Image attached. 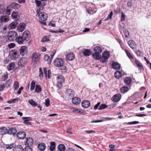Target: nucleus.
Returning a JSON list of instances; mask_svg holds the SVG:
<instances>
[{
    "mask_svg": "<svg viewBox=\"0 0 151 151\" xmlns=\"http://www.w3.org/2000/svg\"><path fill=\"white\" fill-rule=\"evenodd\" d=\"M54 64L56 67L60 68V70L62 72H66L67 67L64 65V62L63 59L60 58L55 59L54 61Z\"/></svg>",
    "mask_w": 151,
    "mask_h": 151,
    "instance_id": "obj_1",
    "label": "nucleus"
},
{
    "mask_svg": "<svg viewBox=\"0 0 151 151\" xmlns=\"http://www.w3.org/2000/svg\"><path fill=\"white\" fill-rule=\"evenodd\" d=\"M40 10H37V14L39 17V21L42 24L45 25L46 24L45 21L47 20L48 17L47 15L44 12H42L40 13Z\"/></svg>",
    "mask_w": 151,
    "mask_h": 151,
    "instance_id": "obj_2",
    "label": "nucleus"
},
{
    "mask_svg": "<svg viewBox=\"0 0 151 151\" xmlns=\"http://www.w3.org/2000/svg\"><path fill=\"white\" fill-rule=\"evenodd\" d=\"M40 56V54L38 53L34 52L32 54V61L34 66L36 67L37 63L39 62Z\"/></svg>",
    "mask_w": 151,
    "mask_h": 151,
    "instance_id": "obj_3",
    "label": "nucleus"
},
{
    "mask_svg": "<svg viewBox=\"0 0 151 151\" xmlns=\"http://www.w3.org/2000/svg\"><path fill=\"white\" fill-rule=\"evenodd\" d=\"M28 58L26 57H22L20 58L18 63V65L21 68L24 67L28 63Z\"/></svg>",
    "mask_w": 151,
    "mask_h": 151,
    "instance_id": "obj_4",
    "label": "nucleus"
},
{
    "mask_svg": "<svg viewBox=\"0 0 151 151\" xmlns=\"http://www.w3.org/2000/svg\"><path fill=\"white\" fill-rule=\"evenodd\" d=\"M19 55V52L16 50H12L9 52V56L12 60H14L18 58Z\"/></svg>",
    "mask_w": 151,
    "mask_h": 151,
    "instance_id": "obj_5",
    "label": "nucleus"
},
{
    "mask_svg": "<svg viewBox=\"0 0 151 151\" xmlns=\"http://www.w3.org/2000/svg\"><path fill=\"white\" fill-rule=\"evenodd\" d=\"M57 86L59 88H61L62 86V84L65 81L64 77L62 75H60L57 76Z\"/></svg>",
    "mask_w": 151,
    "mask_h": 151,
    "instance_id": "obj_6",
    "label": "nucleus"
},
{
    "mask_svg": "<svg viewBox=\"0 0 151 151\" xmlns=\"http://www.w3.org/2000/svg\"><path fill=\"white\" fill-rule=\"evenodd\" d=\"M17 35V33L16 32L14 31H11L8 34V39L10 41H13L15 40Z\"/></svg>",
    "mask_w": 151,
    "mask_h": 151,
    "instance_id": "obj_7",
    "label": "nucleus"
},
{
    "mask_svg": "<svg viewBox=\"0 0 151 151\" xmlns=\"http://www.w3.org/2000/svg\"><path fill=\"white\" fill-rule=\"evenodd\" d=\"M20 53L22 56L26 55L28 53V49L25 46H23L21 47L19 49Z\"/></svg>",
    "mask_w": 151,
    "mask_h": 151,
    "instance_id": "obj_8",
    "label": "nucleus"
},
{
    "mask_svg": "<svg viewBox=\"0 0 151 151\" xmlns=\"http://www.w3.org/2000/svg\"><path fill=\"white\" fill-rule=\"evenodd\" d=\"M24 41H28L30 37L29 35V32L27 31H25L23 33L22 36Z\"/></svg>",
    "mask_w": 151,
    "mask_h": 151,
    "instance_id": "obj_9",
    "label": "nucleus"
},
{
    "mask_svg": "<svg viewBox=\"0 0 151 151\" xmlns=\"http://www.w3.org/2000/svg\"><path fill=\"white\" fill-rule=\"evenodd\" d=\"M33 143V139L31 137L26 138L25 145L27 147H30L32 145Z\"/></svg>",
    "mask_w": 151,
    "mask_h": 151,
    "instance_id": "obj_10",
    "label": "nucleus"
},
{
    "mask_svg": "<svg viewBox=\"0 0 151 151\" xmlns=\"http://www.w3.org/2000/svg\"><path fill=\"white\" fill-rule=\"evenodd\" d=\"M121 97V96L119 93L114 95L112 98V100L115 102H118L120 99Z\"/></svg>",
    "mask_w": 151,
    "mask_h": 151,
    "instance_id": "obj_11",
    "label": "nucleus"
},
{
    "mask_svg": "<svg viewBox=\"0 0 151 151\" xmlns=\"http://www.w3.org/2000/svg\"><path fill=\"white\" fill-rule=\"evenodd\" d=\"M16 135L17 137L19 139H23L25 137L26 134L24 132L20 131L17 133Z\"/></svg>",
    "mask_w": 151,
    "mask_h": 151,
    "instance_id": "obj_12",
    "label": "nucleus"
},
{
    "mask_svg": "<svg viewBox=\"0 0 151 151\" xmlns=\"http://www.w3.org/2000/svg\"><path fill=\"white\" fill-rule=\"evenodd\" d=\"M43 71L46 77H47L49 79L51 78V70H47V68H43Z\"/></svg>",
    "mask_w": 151,
    "mask_h": 151,
    "instance_id": "obj_13",
    "label": "nucleus"
},
{
    "mask_svg": "<svg viewBox=\"0 0 151 151\" xmlns=\"http://www.w3.org/2000/svg\"><path fill=\"white\" fill-rule=\"evenodd\" d=\"M35 2L36 6L38 7H40L39 9L40 10H40H42L43 7L45 5V3L43 2L42 3L40 1H35Z\"/></svg>",
    "mask_w": 151,
    "mask_h": 151,
    "instance_id": "obj_14",
    "label": "nucleus"
},
{
    "mask_svg": "<svg viewBox=\"0 0 151 151\" xmlns=\"http://www.w3.org/2000/svg\"><path fill=\"white\" fill-rule=\"evenodd\" d=\"M80 99L78 97H75L72 98V103L74 105H78L81 102Z\"/></svg>",
    "mask_w": 151,
    "mask_h": 151,
    "instance_id": "obj_15",
    "label": "nucleus"
},
{
    "mask_svg": "<svg viewBox=\"0 0 151 151\" xmlns=\"http://www.w3.org/2000/svg\"><path fill=\"white\" fill-rule=\"evenodd\" d=\"M75 58V55L73 53H68L66 55V58L68 60H72Z\"/></svg>",
    "mask_w": 151,
    "mask_h": 151,
    "instance_id": "obj_16",
    "label": "nucleus"
},
{
    "mask_svg": "<svg viewBox=\"0 0 151 151\" xmlns=\"http://www.w3.org/2000/svg\"><path fill=\"white\" fill-rule=\"evenodd\" d=\"M9 6L12 10L18 9L20 7L19 4L14 2L12 3Z\"/></svg>",
    "mask_w": 151,
    "mask_h": 151,
    "instance_id": "obj_17",
    "label": "nucleus"
},
{
    "mask_svg": "<svg viewBox=\"0 0 151 151\" xmlns=\"http://www.w3.org/2000/svg\"><path fill=\"white\" fill-rule=\"evenodd\" d=\"M26 24L24 23H20L17 27V29L19 32H22L25 28Z\"/></svg>",
    "mask_w": 151,
    "mask_h": 151,
    "instance_id": "obj_18",
    "label": "nucleus"
},
{
    "mask_svg": "<svg viewBox=\"0 0 151 151\" xmlns=\"http://www.w3.org/2000/svg\"><path fill=\"white\" fill-rule=\"evenodd\" d=\"M112 67L114 69L118 70L120 68V65L117 62H114L112 63Z\"/></svg>",
    "mask_w": 151,
    "mask_h": 151,
    "instance_id": "obj_19",
    "label": "nucleus"
},
{
    "mask_svg": "<svg viewBox=\"0 0 151 151\" xmlns=\"http://www.w3.org/2000/svg\"><path fill=\"white\" fill-rule=\"evenodd\" d=\"M89 101L87 100H84L81 103L82 106L84 108H87L90 106Z\"/></svg>",
    "mask_w": 151,
    "mask_h": 151,
    "instance_id": "obj_20",
    "label": "nucleus"
},
{
    "mask_svg": "<svg viewBox=\"0 0 151 151\" xmlns=\"http://www.w3.org/2000/svg\"><path fill=\"white\" fill-rule=\"evenodd\" d=\"M17 132V130L14 128H10L8 131V134H12L14 136L16 135V133Z\"/></svg>",
    "mask_w": 151,
    "mask_h": 151,
    "instance_id": "obj_21",
    "label": "nucleus"
},
{
    "mask_svg": "<svg viewBox=\"0 0 151 151\" xmlns=\"http://www.w3.org/2000/svg\"><path fill=\"white\" fill-rule=\"evenodd\" d=\"M13 151H24L23 147L20 145H15L13 148Z\"/></svg>",
    "mask_w": 151,
    "mask_h": 151,
    "instance_id": "obj_22",
    "label": "nucleus"
},
{
    "mask_svg": "<svg viewBox=\"0 0 151 151\" xmlns=\"http://www.w3.org/2000/svg\"><path fill=\"white\" fill-rule=\"evenodd\" d=\"M92 56L93 58L96 60L100 59L101 57L100 53L96 52L93 53Z\"/></svg>",
    "mask_w": 151,
    "mask_h": 151,
    "instance_id": "obj_23",
    "label": "nucleus"
},
{
    "mask_svg": "<svg viewBox=\"0 0 151 151\" xmlns=\"http://www.w3.org/2000/svg\"><path fill=\"white\" fill-rule=\"evenodd\" d=\"M66 94L68 96L72 97L74 96L75 92L73 90L68 89L66 90Z\"/></svg>",
    "mask_w": 151,
    "mask_h": 151,
    "instance_id": "obj_24",
    "label": "nucleus"
},
{
    "mask_svg": "<svg viewBox=\"0 0 151 151\" xmlns=\"http://www.w3.org/2000/svg\"><path fill=\"white\" fill-rule=\"evenodd\" d=\"M46 147L45 144L43 143H40L37 146L38 149L41 151H44L45 150Z\"/></svg>",
    "mask_w": 151,
    "mask_h": 151,
    "instance_id": "obj_25",
    "label": "nucleus"
},
{
    "mask_svg": "<svg viewBox=\"0 0 151 151\" xmlns=\"http://www.w3.org/2000/svg\"><path fill=\"white\" fill-rule=\"evenodd\" d=\"M15 40L19 44H23V42L24 41L23 39V37L20 35L16 37Z\"/></svg>",
    "mask_w": 151,
    "mask_h": 151,
    "instance_id": "obj_26",
    "label": "nucleus"
},
{
    "mask_svg": "<svg viewBox=\"0 0 151 151\" xmlns=\"http://www.w3.org/2000/svg\"><path fill=\"white\" fill-rule=\"evenodd\" d=\"M31 118L30 117H24L22 118V119L24 120L23 121V123L24 124H26L27 125H31V123L29 121L32 120L31 119H30Z\"/></svg>",
    "mask_w": 151,
    "mask_h": 151,
    "instance_id": "obj_27",
    "label": "nucleus"
},
{
    "mask_svg": "<svg viewBox=\"0 0 151 151\" xmlns=\"http://www.w3.org/2000/svg\"><path fill=\"white\" fill-rule=\"evenodd\" d=\"M128 44L129 47L132 49H134V46L137 45V44L133 40H130L129 41Z\"/></svg>",
    "mask_w": 151,
    "mask_h": 151,
    "instance_id": "obj_28",
    "label": "nucleus"
},
{
    "mask_svg": "<svg viewBox=\"0 0 151 151\" xmlns=\"http://www.w3.org/2000/svg\"><path fill=\"white\" fill-rule=\"evenodd\" d=\"M18 24L17 22L16 21L13 22L10 24L9 26V29H15Z\"/></svg>",
    "mask_w": 151,
    "mask_h": 151,
    "instance_id": "obj_29",
    "label": "nucleus"
},
{
    "mask_svg": "<svg viewBox=\"0 0 151 151\" xmlns=\"http://www.w3.org/2000/svg\"><path fill=\"white\" fill-rule=\"evenodd\" d=\"M8 131L7 129L5 127H2L0 128V134L1 135L8 133Z\"/></svg>",
    "mask_w": 151,
    "mask_h": 151,
    "instance_id": "obj_30",
    "label": "nucleus"
},
{
    "mask_svg": "<svg viewBox=\"0 0 151 151\" xmlns=\"http://www.w3.org/2000/svg\"><path fill=\"white\" fill-rule=\"evenodd\" d=\"M0 19L1 22L2 23L7 22L9 20V17L6 15L2 16Z\"/></svg>",
    "mask_w": 151,
    "mask_h": 151,
    "instance_id": "obj_31",
    "label": "nucleus"
},
{
    "mask_svg": "<svg viewBox=\"0 0 151 151\" xmlns=\"http://www.w3.org/2000/svg\"><path fill=\"white\" fill-rule=\"evenodd\" d=\"M50 146H48V147H49L50 150V151H54L56 147V144L54 142H50Z\"/></svg>",
    "mask_w": 151,
    "mask_h": 151,
    "instance_id": "obj_32",
    "label": "nucleus"
},
{
    "mask_svg": "<svg viewBox=\"0 0 151 151\" xmlns=\"http://www.w3.org/2000/svg\"><path fill=\"white\" fill-rule=\"evenodd\" d=\"M124 83L126 84L129 85L132 82V79L130 77H126L124 78Z\"/></svg>",
    "mask_w": 151,
    "mask_h": 151,
    "instance_id": "obj_33",
    "label": "nucleus"
},
{
    "mask_svg": "<svg viewBox=\"0 0 151 151\" xmlns=\"http://www.w3.org/2000/svg\"><path fill=\"white\" fill-rule=\"evenodd\" d=\"M91 51L89 49L84 50L83 51V54L85 56H88L91 54Z\"/></svg>",
    "mask_w": 151,
    "mask_h": 151,
    "instance_id": "obj_34",
    "label": "nucleus"
},
{
    "mask_svg": "<svg viewBox=\"0 0 151 151\" xmlns=\"http://www.w3.org/2000/svg\"><path fill=\"white\" fill-rule=\"evenodd\" d=\"M12 17L13 19H18L20 17L18 12L13 11L12 14Z\"/></svg>",
    "mask_w": 151,
    "mask_h": 151,
    "instance_id": "obj_35",
    "label": "nucleus"
},
{
    "mask_svg": "<svg viewBox=\"0 0 151 151\" xmlns=\"http://www.w3.org/2000/svg\"><path fill=\"white\" fill-rule=\"evenodd\" d=\"M110 57V54L108 51L104 52L102 54V58L107 60Z\"/></svg>",
    "mask_w": 151,
    "mask_h": 151,
    "instance_id": "obj_36",
    "label": "nucleus"
},
{
    "mask_svg": "<svg viewBox=\"0 0 151 151\" xmlns=\"http://www.w3.org/2000/svg\"><path fill=\"white\" fill-rule=\"evenodd\" d=\"M57 148L59 151H65L66 148L65 146L63 144L58 145Z\"/></svg>",
    "mask_w": 151,
    "mask_h": 151,
    "instance_id": "obj_37",
    "label": "nucleus"
},
{
    "mask_svg": "<svg viewBox=\"0 0 151 151\" xmlns=\"http://www.w3.org/2000/svg\"><path fill=\"white\" fill-rule=\"evenodd\" d=\"M15 67V64L14 63L12 62L9 63L8 67V70H13Z\"/></svg>",
    "mask_w": 151,
    "mask_h": 151,
    "instance_id": "obj_38",
    "label": "nucleus"
},
{
    "mask_svg": "<svg viewBox=\"0 0 151 151\" xmlns=\"http://www.w3.org/2000/svg\"><path fill=\"white\" fill-rule=\"evenodd\" d=\"M28 102L30 105L34 107H35L37 106V103L33 99L29 100H28Z\"/></svg>",
    "mask_w": 151,
    "mask_h": 151,
    "instance_id": "obj_39",
    "label": "nucleus"
},
{
    "mask_svg": "<svg viewBox=\"0 0 151 151\" xmlns=\"http://www.w3.org/2000/svg\"><path fill=\"white\" fill-rule=\"evenodd\" d=\"M114 76L116 78H119L122 77V73L120 71H117L114 73Z\"/></svg>",
    "mask_w": 151,
    "mask_h": 151,
    "instance_id": "obj_40",
    "label": "nucleus"
},
{
    "mask_svg": "<svg viewBox=\"0 0 151 151\" xmlns=\"http://www.w3.org/2000/svg\"><path fill=\"white\" fill-rule=\"evenodd\" d=\"M121 92L123 93L127 92L129 91V88L127 86H123L120 89Z\"/></svg>",
    "mask_w": 151,
    "mask_h": 151,
    "instance_id": "obj_41",
    "label": "nucleus"
},
{
    "mask_svg": "<svg viewBox=\"0 0 151 151\" xmlns=\"http://www.w3.org/2000/svg\"><path fill=\"white\" fill-rule=\"evenodd\" d=\"M94 50L96 52H98L101 53L102 52V50L101 47L97 46L94 48Z\"/></svg>",
    "mask_w": 151,
    "mask_h": 151,
    "instance_id": "obj_42",
    "label": "nucleus"
},
{
    "mask_svg": "<svg viewBox=\"0 0 151 151\" xmlns=\"http://www.w3.org/2000/svg\"><path fill=\"white\" fill-rule=\"evenodd\" d=\"M42 90V88L41 86L38 85H36L35 86V91L37 93H39L41 92Z\"/></svg>",
    "mask_w": 151,
    "mask_h": 151,
    "instance_id": "obj_43",
    "label": "nucleus"
},
{
    "mask_svg": "<svg viewBox=\"0 0 151 151\" xmlns=\"http://www.w3.org/2000/svg\"><path fill=\"white\" fill-rule=\"evenodd\" d=\"M5 10V6L2 4H0V14H3Z\"/></svg>",
    "mask_w": 151,
    "mask_h": 151,
    "instance_id": "obj_44",
    "label": "nucleus"
},
{
    "mask_svg": "<svg viewBox=\"0 0 151 151\" xmlns=\"http://www.w3.org/2000/svg\"><path fill=\"white\" fill-rule=\"evenodd\" d=\"M135 62L137 65V67L139 68V70H141L143 68V66L142 64H140L139 62L137 60H135Z\"/></svg>",
    "mask_w": 151,
    "mask_h": 151,
    "instance_id": "obj_45",
    "label": "nucleus"
},
{
    "mask_svg": "<svg viewBox=\"0 0 151 151\" xmlns=\"http://www.w3.org/2000/svg\"><path fill=\"white\" fill-rule=\"evenodd\" d=\"M13 10L11 8L10 6H9L6 7V14L8 15L10 14V12Z\"/></svg>",
    "mask_w": 151,
    "mask_h": 151,
    "instance_id": "obj_46",
    "label": "nucleus"
},
{
    "mask_svg": "<svg viewBox=\"0 0 151 151\" xmlns=\"http://www.w3.org/2000/svg\"><path fill=\"white\" fill-rule=\"evenodd\" d=\"M135 53L137 56L138 57H141L144 54L143 52L141 51L140 50H138L135 52Z\"/></svg>",
    "mask_w": 151,
    "mask_h": 151,
    "instance_id": "obj_47",
    "label": "nucleus"
},
{
    "mask_svg": "<svg viewBox=\"0 0 151 151\" xmlns=\"http://www.w3.org/2000/svg\"><path fill=\"white\" fill-rule=\"evenodd\" d=\"M35 85V82L34 81H32L31 83L30 89L33 90L34 89Z\"/></svg>",
    "mask_w": 151,
    "mask_h": 151,
    "instance_id": "obj_48",
    "label": "nucleus"
},
{
    "mask_svg": "<svg viewBox=\"0 0 151 151\" xmlns=\"http://www.w3.org/2000/svg\"><path fill=\"white\" fill-rule=\"evenodd\" d=\"M19 86V83L18 82H14V83L13 87L14 88V89L16 90L17 89Z\"/></svg>",
    "mask_w": 151,
    "mask_h": 151,
    "instance_id": "obj_49",
    "label": "nucleus"
},
{
    "mask_svg": "<svg viewBox=\"0 0 151 151\" xmlns=\"http://www.w3.org/2000/svg\"><path fill=\"white\" fill-rule=\"evenodd\" d=\"M125 52L127 54V56L130 59H133L134 58L133 56L127 50H125Z\"/></svg>",
    "mask_w": 151,
    "mask_h": 151,
    "instance_id": "obj_50",
    "label": "nucleus"
},
{
    "mask_svg": "<svg viewBox=\"0 0 151 151\" xmlns=\"http://www.w3.org/2000/svg\"><path fill=\"white\" fill-rule=\"evenodd\" d=\"M108 106L105 104H103L100 105L99 108V110H101L107 108Z\"/></svg>",
    "mask_w": 151,
    "mask_h": 151,
    "instance_id": "obj_51",
    "label": "nucleus"
},
{
    "mask_svg": "<svg viewBox=\"0 0 151 151\" xmlns=\"http://www.w3.org/2000/svg\"><path fill=\"white\" fill-rule=\"evenodd\" d=\"M16 101H17V102L18 101V98H16L9 100H8L7 101V103L10 104L13 102L14 103Z\"/></svg>",
    "mask_w": 151,
    "mask_h": 151,
    "instance_id": "obj_52",
    "label": "nucleus"
},
{
    "mask_svg": "<svg viewBox=\"0 0 151 151\" xmlns=\"http://www.w3.org/2000/svg\"><path fill=\"white\" fill-rule=\"evenodd\" d=\"M12 82V80L11 79H9L6 81L5 83V85L7 88L10 86Z\"/></svg>",
    "mask_w": 151,
    "mask_h": 151,
    "instance_id": "obj_53",
    "label": "nucleus"
},
{
    "mask_svg": "<svg viewBox=\"0 0 151 151\" xmlns=\"http://www.w3.org/2000/svg\"><path fill=\"white\" fill-rule=\"evenodd\" d=\"M49 41V37L48 36H45L43 37L41 40L42 42H47Z\"/></svg>",
    "mask_w": 151,
    "mask_h": 151,
    "instance_id": "obj_54",
    "label": "nucleus"
},
{
    "mask_svg": "<svg viewBox=\"0 0 151 151\" xmlns=\"http://www.w3.org/2000/svg\"><path fill=\"white\" fill-rule=\"evenodd\" d=\"M39 76L40 77V79H42L43 78V73L42 71V68H39Z\"/></svg>",
    "mask_w": 151,
    "mask_h": 151,
    "instance_id": "obj_55",
    "label": "nucleus"
},
{
    "mask_svg": "<svg viewBox=\"0 0 151 151\" xmlns=\"http://www.w3.org/2000/svg\"><path fill=\"white\" fill-rule=\"evenodd\" d=\"M5 147L6 149H11L12 147L13 148L14 146L13 144V143L11 144H7L5 145Z\"/></svg>",
    "mask_w": 151,
    "mask_h": 151,
    "instance_id": "obj_56",
    "label": "nucleus"
},
{
    "mask_svg": "<svg viewBox=\"0 0 151 151\" xmlns=\"http://www.w3.org/2000/svg\"><path fill=\"white\" fill-rule=\"evenodd\" d=\"M124 33L125 37H128L129 34V32L127 29H126L124 31Z\"/></svg>",
    "mask_w": 151,
    "mask_h": 151,
    "instance_id": "obj_57",
    "label": "nucleus"
},
{
    "mask_svg": "<svg viewBox=\"0 0 151 151\" xmlns=\"http://www.w3.org/2000/svg\"><path fill=\"white\" fill-rule=\"evenodd\" d=\"M139 121H133V122H128V123H127L131 125V124H139Z\"/></svg>",
    "mask_w": 151,
    "mask_h": 151,
    "instance_id": "obj_58",
    "label": "nucleus"
},
{
    "mask_svg": "<svg viewBox=\"0 0 151 151\" xmlns=\"http://www.w3.org/2000/svg\"><path fill=\"white\" fill-rule=\"evenodd\" d=\"M50 100L49 99H47L45 100V104L47 107H48L50 105Z\"/></svg>",
    "mask_w": 151,
    "mask_h": 151,
    "instance_id": "obj_59",
    "label": "nucleus"
},
{
    "mask_svg": "<svg viewBox=\"0 0 151 151\" xmlns=\"http://www.w3.org/2000/svg\"><path fill=\"white\" fill-rule=\"evenodd\" d=\"M121 21H124L125 19V15L124 14V13L122 12L121 13Z\"/></svg>",
    "mask_w": 151,
    "mask_h": 151,
    "instance_id": "obj_60",
    "label": "nucleus"
},
{
    "mask_svg": "<svg viewBox=\"0 0 151 151\" xmlns=\"http://www.w3.org/2000/svg\"><path fill=\"white\" fill-rule=\"evenodd\" d=\"M15 46V44L14 43H11L8 45V47L9 49L13 48Z\"/></svg>",
    "mask_w": 151,
    "mask_h": 151,
    "instance_id": "obj_61",
    "label": "nucleus"
},
{
    "mask_svg": "<svg viewBox=\"0 0 151 151\" xmlns=\"http://www.w3.org/2000/svg\"><path fill=\"white\" fill-rule=\"evenodd\" d=\"M24 151H32V150L30 147L27 146L24 150Z\"/></svg>",
    "mask_w": 151,
    "mask_h": 151,
    "instance_id": "obj_62",
    "label": "nucleus"
},
{
    "mask_svg": "<svg viewBox=\"0 0 151 151\" xmlns=\"http://www.w3.org/2000/svg\"><path fill=\"white\" fill-rule=\"evenodd\" d=\"M100 105V102H98L94 107L93 108L95 110L97 109L99 106Z\"/></svg>",
    "mask_w": 151,
    "mask_h": 151,
    "instance_id": "obj_63",
    "label": "nucleus"
},
{
    "mask_svg": "<svg viewBox=\"0 0 151 151\" xmlns=\"http://www.w3.org/2000/svg\"><path fill=\"white\" fill-rule=\"evenodd\" d=\"M5 87L4 84L0 85V91H2L4 90V89Z\"/></svg>",
    "mask_w": 151,
    "mask_h": 151,
    "instance_id": "obj_64",
    "label": "nucleus"
}]
</instances>
